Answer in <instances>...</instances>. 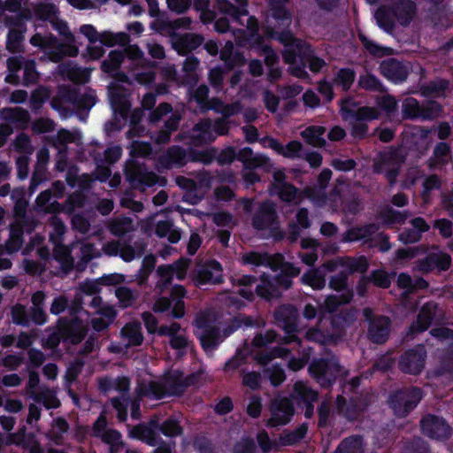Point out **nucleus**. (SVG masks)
Instances as JSON below:
<instances>
[{
	"mask_svg": "<svg viewBox=\"0 0 453 453\" xmlns=\"http://www.w3.org/2000/svg\"><path fill=\"white\" fill-rule=\"evenodd\" d=\"M417 16V5L411 0H399L392 5L382 6L375 13L379 25L387 31H392L395 22L407 27Z\"/></svg>",
	"mask_w": 453,
	"mask_h": 453,
	"instance_id": "obj_1",
	"label": "nucleus"
},
{
	"mask_svg": "<svg viewBox=\"0 0 453 453\" xmlns=\"http://www.w3.org/2000/svg\"><path fill=\"white\" fill-rule=\"evenodd\" d=\"M30 43L40 47L44 55L42 60H50L55 63L60 62L65 56L76 57L79 54V49L74 44L61 43L57 37L53 35H42L35 34L30 39Z\"/></svg>",
	"mask_w": 453,
	"mask_h": 453,
	"instance_id": "obj_2",
	"label": "nucleus"
},
{
	"mask_svg": "<svg viewBox=\"0 0 453 453\" xmlns=\"http://www.w3.org/2000/svg\"><path fill=\"white\" fill-rule=\"evenodd\" d=\"M309 371L323 388L330 387L337 377L345 378L348 375V372L340 365L338 358L334 356L313 360Z\"/></svg>",
	"mask_w": 453,
	"mask_h": 453,
	"instance_id": "obj_3",
	"label": "nucleus"
},
{
	"mask_svg": "<svg viewBox=\"0 0 453 453\" xmlns=\"http://www.w3.org/2000/svg\"><path fill=\"white\" fill-rule=\"evenodd\" d=\"M228 129V124L223 119L215 121L203 119L190 130L189 138L193 145L201 146L213 142L218 135L226 134Z\"/></svg>",
	"mask_w": 453,
	"mask_h": 453,
	"instance_id": "obj_4",
	"label": "nucleus"
},
{
	"mask_svg": "<svg viewBox=\"0 0 453 453\" xmlns=\"http://www.w3.org/2000/svg\"><path fill=\"white\" fill-rule=\"evenodd\" d=\"M187 386L179 375L173 373L168 375L164 383L150 382L139 384L135 389L139 398L143 396H153L162 398L165 395H180Z\"/></svg>",
	"mask_w": 453,
	"mask_h": 453,
	"instance_id": "obj_5",
	"label": "nucleus"
},
{
	"mask_svg": "<svg viewBox=\"0 0 453 453\" xmlns=\"http://www.w3.org/2000/svg\"><path fill=\"white\" fill-rule=\"evenodd\" d=\"M444 318L442 308L434 302H428L419 310L416 320L409 327L407 335L413 338L416 334L427 330L432 323L441 322Z\"/></svg>",
	"mask_w": 453,
	"mask_h": 453,
	"instance_id": "obj_6",
	"label": "nucleus"
},
{
	"mask_svg": "<svg viewBox=\"0 0 453 453\" xmlns=\"http://www.w3.org/2000/svg\"><path fill=\"white\" fill-rule=\"evenodd\" d=\"M405 156L402 150H389L382 153L374 164L375 172L385 174L390 186L396 182V178L403 164Z\"/></svg>",
	"mask_w": 453,
	"mask_h": 453,
	"instance_id": "obj_7",
	"label": "nucleus"
},
{
	"mask_svg": "<svg viewBox=\"0 0 453 453\" xmlns=\"http://www.w3.org/2000/svg\"><path fill=\"white\" fill-rule=\"evenodd\" d=\"M37 220L32 214L23 215L13 219L10 225V237L4 249L8 253L18 251L23 244L24 232L31 233L36 226Z\"/></svg>",
	"mask_w": 453,
	"mask_h": 453,
	"instance_id": "obj_8",
	"label": "nucleus"
},
{
	"mask_svg": "<svg viewBox=\"0 0 453 453\" xmlns=\"http://www.w3.org/2000/svg\"><path fill=\"white\" fill-rule=\"evenodd\" d=\"M270 192L288 203L297 204L303 200L302 193L293 184L287 182V174L281 168L273 171Z\"/></svg>",
	"mask_w": 453,
	"mask_h": 453,
	"instance_id": "obj_9",
	"label": "nucleus"
},
{
	"mask_svg": "<svg viewBox=\"0 0 453 453\" xmlns=\"http://www.w3.org/2000/svg\"><path fill=\"white\" fill-rule=\"evenodd\" d=\"M365 319L369 322L367 337L374 343H384L389 336L391 320L388 317L374 315L373 311L366 307L363 310Z\"/></svg>",
	"mask_w": 453,
	"mask_h": 453,
	"instance_id": "obj_10",
	"label": "nucleus"
},
{
	"mask_svg": "<svg viewBox=\"0 0 453 453\" xmlns=\"http://www.w3.org/2000/svg\"><path fill=\"white\" fill-rule=\"evenodd\" d=\"M273 316L276 323L288 334L287 336L280 338L279 342L288 344L298 342L297 336L294 334L296 331V320L299 317L297 309L292 304H282L276 308Z\"/></svg>",
	"mask_w": 453,
	"mask_h": 453,
	"instance_id": "obj_11",
	"label": "nucleus"
},
{
	"mask_svg": "<svg viewBox=\"0 0 453 453\" xmlns=\"http://www.w3.org/2000/svg\"><path fill=\"white\" fill-rule=\"evenodd\" d=\"M107 425L106 416L104 413H101L93 424L91 435L109 445L110 453H118L125 446L121 434L115 429L107 428Z\"/></svg>",
	"mask_w": 453,
	"mask_h": 453,
	"instance_id": "obj_12",
	"label": "nucleus"
},
{
	"mask_svg": "<svg viewBox=\"0 0 453 453\" xmlns=\"http://www.w3.org/2000/svg\"><path fill=\"white\" fill-rule=\"evenodd\" d=\"M422 394L419 388L400 390L390 397V406L398 417L406 416L421 400Z\"/></svg>",
	"mask_w": 453,
	"mask_h": 453,
	"instance_id": "obj_13",
	"label": "nucleus"
},
{
	"mask_svg": "<svg viewBox=\"0 0 453 453\" xmlns=\"http://www.w3.org/2000/svg\"><path fill=\"white\" fill-rule=\"evenodd\" d=\"M63 103L71 104L77 109H90L96 103V96L92 91H85L83 93L75 88H67L61 92L60 97H54L51 100L53 108L59 110Z\"/></svg>",
	"mask_w": 453,
	"mask_h": 453,
	"instance_id": "obj_14",
	"label": "nucleus"
},
{
	"mask_svg": "<svg viewBox=\"0 0 453 453\" xmlns=\"http://www.w3.org/2000/svg\"><path fill=\"white\" fill-rule=\"evenodd\" d=\"M426 358V349L422 345H418L400 356L398 367L404 373L417 375L423 371Z\"/></svg>",
	"mask_w": 453,
	"mask_h": 453,
	"instance_id": "obj_15",
	"label": "nucleus"
},
{
	"mask_svg": "<svg viewBox=\"0 0 453 453\" xmlns=\"http://www.w3.org/2000/svg\"><path fill=\"white\" fill-rule=\"evenodd\" d=\"M125 175L134 188L138 186L151 187L158 181L157 175L149 171L143 164L134 160H130L126 164Z\"/></svg>",
	"mask_w": 453,
	"mask_h": 453,
	"instance_id": "obj_16",
	"label": "nucleus"
},
{
	"mask_svg": "<svg viewBox=\"0 0 453 453\" xmlns=\"http://www.w3.org/2000/svg\"><path fill=\"white\" fill-rule=\"evenodd\" d=\"M251 224L257 230L276 228L279 224L276 204L272 201H265L255 211Z\"/></svg>",
	"mask_w": 453,
	"mask_h": 453,
	"instance_id": "obj_17",
	"label": "nucleus"
},
{
	"mask_svg": "<svg viewBox=\"0 0 453 453\" xmlns=\"http://www.w3.org/2000/svg\"><path fill=\"white\" fill-rule=\"evenodd\" d=\"M271 418L266 421L268 426H279L288 424L294 415L295 409L290 399L276 397L270 404Z\"/></svg>",
	"mask_w": 453,
	"mask_h": 453,
	"instance_id": "obj_18",
	"label": "nucleus"
},
{
	"mask_svg": "<svg viewBox=\"0 0 453 453\" xmlns=\"http://www.w3.org/2000/svg\"><path fill=\"white\" fill-rule=\"evenodd\" d=\"M192 280L198 287L204 284H219L223 282L222 267L215 260L208 261L197 266L192 273Z\"/></svg>",
	"mask_w": 453,
	"mask_h": 453,
	"instance_id": "obj_19",
	"label": "nucleus"
},
{
	"mask_svg": "<svg viewBox=\"0 0 453 453\" xmlns=\"http://www.w3.org/2000/svg\"><path fill=\"white\" fill-rule=\"evenodd\" d=\"M71 247L78 249L75 264V270L78 272H83L89 262L101 257V250L88 238L76 240L72 242Z\"/></svg>",
	"mask_w": 453,
	"mask_h": 453,
	"instance_id": "obj_20",
	"label": "nucleus"
},
{
	"mask_svg": "<svg viewBox=\"0 0 453 453\" xmlns=\"http://www.w3.org/2000/svg\"><path fill=\"white\" fill-rule=\"evenodd\" d=\"M172 47L180 55H188L196 50L204 42V37L196 33H184L171 35Z\"/></svg>",
	"mask_w": 453,
	"mask_h": 453,
	"instance_id": "obj_21",
	"label": "nucleus"
},
{
	"mask_svg": "<svg viewBox=\"0 0 453 453\" xmlns=\"http://www.w3.org/2000/svg\"><path fill=\"white\" fill-rule=\"evenodd\" d=\"M120 82L129 83L128 78L125 73H119L117 80L109 86V95L111 104L116 111L124 112L129 107L127 100V90L120 84Z\"/></svg>",
	"mask_w": 453,
	"mask_h": 453,
	"instance_id": "obj_22",
	"label": "nucleus"
},
{
	"mask_svg": "<svg viewBox=\"0 0 453 453\" xmlns=\"http://www.w3.org/2000/svg\"><path fill=\"white\" fill-rule=\"evenodd\" d=\"M421 429L423 434L437 440L446 439L450 434V427L444 419L434 415H427L422 418Z\"/></svg>",
	"mask_w": 453,
	"mask_h": 453,
	"instance_id": "obj_23",
	"label": "nucleus"
},
{
	"mask_svg": "<svg viewBox=\"0 0 453 453\" xmlns=\"http://www.w3.org/2000/svg\"><path fill=\"white\" fill-rule=\"evenodd\" d=\"M188 161V157L185 149L180 146H172L166 150L157 159L158 170L171 169L173 167H182Z\"/></svg>",
	"mask_w": 453,
	"mask_h": 453,
	"instance_id": "obj_24",
	"label": "nucleus"
},
{
	"mask_svg": "<svg viewBox=\"0 0 453 453\" xmlns=\"http://www.w3.org/2000/svg\"><path fill=\"white\" fill-rule=\"evenodd\" d=\"M71 143L79 148L77 150V158L80 161H83L85 159V155L81 148L82 139L80 132L61 129L58 132L52 141L53 146L58 150L67 151L68 144Z\"/></svg>",
	"mask_w": 453,
	"mask_h": 453,
	"instance_id": "obj_25",
	"label": "nucleus"
},
{
	"mask_svg": "<svg viewBox=\"0 0 453 453\" xmlns=\"http://www.w3.org/2000/svg\"><path fill=\"white\" fill-rule=\"evenodd\" d=\"M451 257L445 252L430 253L425 258L416 262V268L422 273H426L434 269L446 271L450 267Z\"/></svg>",
	"mask_w": 453,
	"mask_h": 453,
	"instance_id": "obj_26",
	"label": "nucleus"
},
{
	"mask_svg": "<svg viewBox=\"0 0 453 453\" xmlns=\"http://www.w3.org/2000/svg\"><path fill=\"white\" fill-rule=\"evenodd\" d=\"M157 420L151 419L148 424L142 423L137 426H130L128 435L131 438L142 441L150 446H155L157 443Z\"/></svg>",
	"mask_w": 453,
	"mask_h": 453,
	"instance_id": "obj_27",
	"label": "nucleus"
},
{
	"mask_svg": "<svg viewBox=\"0 0 453 453\" xmlns=\"http://www.w3.org/2000/svg\"><path fill=\"white\" fill-rule=\"evenodd\" d=\"M180 325L173 322L170 326H161L158 329V334L169 336V344L171 347L176 350L181 351L188 348V340L184 334H180Z\"/></svg>",
	"mask_w": 453,
	"mask_h": 453,
	"instance_id": "obj_28",
	"label": "nucleus"
},
{
	"mask_svg": "<svg viewBox=\"0 0 453 453\" xmlns=\"http://www.w3.org/2000/svg\"><path fill=\"white\" fill-rule=\"evenodd\" d=\"M235 4L228 0H216L218 10L225 14L230 16L234 20L241 22V17L248 15V0H234Z\"/></svg>",
	"mask_w": 453,
	"mask_h": 453,
	"instance_id": "obj_29",
	"label": "nucleus"
},
{
	"mask_svg": "<svg viewBox=\"0 0 453 453\" xmlns=\"http://www.w3.org/2000/svg\"><path fill=\"white\" fill-rule=\"evenodd\" d=\"M380 73L394 82L403 81L408 75L405 65L394 58L384 60L380 65Z\"/></svg>",
	"mask_w": 453,
	"mask_h": 453,
	"instance_id": "obj_30",
	"label": "nucleus"
},
{
	"mask_svg": "<svg viewBox=\"0 0 453 453\" xmlns=\"http://www.w3.org/2000/svg\"><path fill=\"white\" fill-rule=\"evenodd\" d=\"M379 111L373 107H361L358 108L356 112V118L357 122H356L351 129L352 136L356 138H363L367 131L368 127L366 124L363 123V120H371L375 119L379 117Z\"/></svg>",
	"mask_w": 453,
	"mask_h": 453,
	"instance_id": "obj_31",
	"label": "nucleus"
},
{
	"mask_svg": "<svg viewBox=\"0 0 453 453\" xmlns=\"http://www.w3.org/2000/svg\"><path fill=\"white\" fill-rule=\"evenodd\" d=\"M357 317V310L355 308L342 310L332 317V328L334 334H339V339L343 335L345 329L356 321Z\"/></svg>",
	"mask_w": 453,
	"mask_h": 453,
	"instance_id": "obj_32",
	"label": "nucleus"
},
{
	"mask_svg": "<svg viewBox=\"0 0 453 453\" xmlns=\"http://www.w3.org/2000/svg\"><path fill=\"white\" fill-rule=\"evenodd\" d=\"M105 226L116 237H122L135 230L134 220L123 215L108 219L105 222Z\"/></svg>",
	"mask_w": 453,
	"mask_h": 453,
	"instance_id": "obj_33",
	"label": "nucleus"
},
{
	"mask_svg": "<svg viewBox=\"0 0 453 453\" xmlns=\"http://www.w3.org/2000/svg\"><path fill=\"white\" fill-rule=\"evenodd\" d=\"M379 226L376 224H367L365 226H354L346 231L342 235L343 242H368L371 237L377 233Z\"/></svg>",
	"mask_w": 453,
	"mask_h": 453,
	"instance_id": "obj_34",
	"label": "nucleus"
},
{
	"mask_svg": "<svg viewBox=\"0 0 453 453\" xmlns=\"http://www.w3.org/2000/svg\"><path fill=\"white\" fill-rule=\"evenodd\" d=\"M58 73L65 78L75 83H86L89 80V70L81 68L72 63L60 65Z\"/></svg>",
	"mask_w": 453,
	"mask_h": 453,
	"instance_id": "obj_35",
	"label": "nucleus"
},
{
	"mask_svg": "<svg viewBox=\"0 0 453 453\" xmlns=\"http://www.w3.org/2000/svg\"><path fill=\"white\" fill-rule=\"evenodd\" d=\"M71 248L62 243L55 245L53 257L60 264V269L64 274H67L75 269L74 258L71 255Z\"/></svg>",
	"mask_w": 453,
	"mask_h": 453,
	"instance_id": "obj_36",
	"label": "nucleus"
},
{
	"mask_svg": "<svg viewBox=\"0 0 453 453\" xmlns=\"http://www.w3.org/2000/svg\"><path fill=\"white\" fill-rule=\"evenodd\" d=\"M87 326L83 322L75 318L70 320L62 329L63 336L70 340L73 343H79L87 334Z\"/></svg>",
	"mask_w": 453,
	"mask_h": 453,
	"instance_id": "obj_37",
	"label": "nucleus"
},
{
	"mask_svg": "<svg viewBox=\"0 0 453 453\" xmlns=\"http://www.w3.org/2000/svg\"><path fill=\"white\" fill-rule=\"evenodd\" d=\"M260 280L261 283L257 285L256 288V292L259 296L266 300H271L280 296L281 291L278 288L275 277H270L268 275L263 274L260 277Z\"/></svg>",
	"mask_w": 453,
	"mask_h": 453,
	"instance_id": "obj_38",
	"label": "nucleus"
},
{
	"mask_svg": "<svg viewBox=\"0 0 453 453\" xmlns=\"http://www.w3.org/2000/svg\"><path fill=\"white\" fill-rule=\"evenodd\" d=\"M326 127L322 126H309L301 131L300 135L309 145L315 148L326 146V141L324 138Z\"/></svg>",
	"mask_w": 453,
	"mask_h": 453,
	"instance_id": "obj_39",
	"label": "nucleus"
},
{
	"mask_svg": "<svg viewBox=\"0 0 453 453\" xmlns=\"http://www.w3.org/2000/svg\"><path fill=\"white\" fill-rule=\"evenodd\" d=\"M321 322L322 319H319L315 326L309 328L305 333V337L309 341H313L320 344H327L339 340V334H334L333 329L332 331H323L320 328Z\"/></svg>",
	"mask_w": 453,
	"mask_h": 453,
	"instance_id": "obj_40",
	"label": "nucleus"
},
{
	"mask_svg": "<svg viewBox=\"0 0 453 453\" xmlns=\"http://www.w3.org/2000/svg\"><path fill=\"white\" fill-rule=\"evenodd\" d=\"M319 394L310 386L303 381H297L294 384L291 397L296 403H313L317 401Z\"/></svg>",
	"mask_w": 453,
	"mask_h": 453,
	"instance_id": "obj_41",
	"label": "nucleus"
},
{
	"mask_svg": "<svg viewBox=\"0 0 453 453\" xmlns=\"http://www.w3.org/2000/svg\"><path fill=\"white\" fill-rule=\"evenodd\" d=\"M451 159L450 147L446 142H439L436 144L433 157H431L426 164L430 169H434L445 165Z\"/></svg>",
	"mask_w": 453,
	"mask_h": 453,
	"instance_id": "obj_42",
	"label": "nucleus"
},
{
	"mask_svg": "<svg viewBox=\"0 0 453 453\" xmlns=\"http://www.w3.org/2000/svg\"><path fill=\"white\" fill-rule=\"evenodd\" d=\"M120 334L127 348L141 345L143 341L141 326L138 323L127 324L121 329Z\"/></svg>",
	"mask_w": 453,
	"mask_h": 453,
	"instance_id": "obj_43",
	"label": "nucleus"
},
{
	"mask_svg": "<svg viewBox=\"0 0 453 453\" xmlns=\"http://www.w3.org/2000/svg\"><path fill=\"white\" fill-rule=\"evenodd\" d=\"M333 453H365L362 436L351 435L343 439Z\"/></svg>",
	"mask_w": 453,
	"mask_h": 453,
	"instance_id": "obj_44",
	"label": "nucleus"
},
{
	"mask_svg": "<svg viewBox=\"0 0 453 453\" xmlns=\"http://www.w3.org/2000/svg\"><path fill=\"white\" fill-rule=\"evenodd\" d=\"M449 90V81L446 80L432 81L420 87V93L424 96L441 97L446 96Z\"/></svg>",
	"mask_w": 453,
	"mask_h": 453,
	"instance_id": "obj_45",
	"label": "nucleus"
},
{
	"mask_svg": "<svg viewBox=\"0 0 453 453\" xmlns=\"http://www.w3.org/2000/svg\"><path fill=\"white\" fill-rule=\"evenodd\" d=\"M219 330L215 326L205 328L200 335L201 344L205 351L211 352L219 343Z\"/></svg>",
	"mask_w": 453,
	"mask_h": 453,
	"instance_id": "obj_46",
	"label": "nucleus"
},
{
	"mask_svg": "<svg viewBox=\"0 0 453 453\" xmlns=\"http://www.w3.org/2000/svg\"><path fill=\"white\" fill-rule=\"evenodd\" d=\"M115 296L119 307L125 309L133 306L136 303L139 292L132 290L127 287H119L115 289Z\"/></svg>",
	"mask_w": 453,
	"mask_h": 453,
	"instance_id": "obj_47",
	"label": "nucleus"
},
{
	"mask_svg": "<svg viewBox=\"0 0 453 453\" xmlns=\"http://www.w3.org/2000/svg\"><path fill=\"white\" fill-rule=\"evenodd\" d=\"M242 261L256 266H269L273 270L274 259L273 255L252 251L243 254Z\"/></svg>",
	"mask_w": 453,
	"mask_h": 453,
	"instance_id": "obj_48",
	"label": "nucleus"
},
{
	"mask_svg": "<svg viewBox=\"0 0 453 453\" xmlns=\"http://www.w3.org/2000/svg\"><path fill=\"white\" fill-rule=\"evenodd\" d=\"M156 234L160 237H167L168 241L175 243L180 239V231L173 228V223L169 220L158 221L155 228Z\"/></svg>",
	"mask_w": 453,
	"mask_h": 453,
	"instance_id": "obj_49",
	"label": "nucleus"
},
{
	"mask_svg": "<svg viewBox=\"0 0 453 453\" xmlns=\"http://www.w3.org/2000/svg\"><path fill=\"white\" fill-rule=\"evenodd\" d=\"M156 274L157 276V281L155 289L158 294H162L172 284L173 273L168 265H164L157 268Z\"/></svg>",
	"mask_w": 453,
	"mask_h": 453,
	"instance_id": "obj_50",
	"label": "nucleus"
},
{
	"mask_svg": "<svg viewBox=\"0 0 453 453\" xmlns=\"http://www.w3.org/2000/svg\"><path fill=\"white\" fill-rule=\"evenodd\" d=\"M352 297L353 293L350 290H348L340 296H328L324 302V308L327 312L332 313L335 311L339 306L349 303Z\"/></svg>",
	"mask_w": 453,
	"mask_h": 453,
	"instance_id": "obj_51",
	"label": "nucleus"
},
{
	"mask_svg": "<svg viewBox=\"0 0 453 453\" xmlns=\"http://www.w3.org/2000/svg\"><path fill=\"white\" fill-rule=\"evenodd\" d=\"M69 430V424L62 418H56L51 424V428L49 431V437L57 444H60L63 439L64 434H66Z\"/></svg>",
	"mask_w": 453,
	"mask_h": 453,
	"instance_id": "obj_52",
	"label": "nucleus"
},
{
	"mask_svg": "<svg viewBox=\"0 0 453 453\" xmlns=\"http://www.w3.org/2000/svg\"><path fill=\"white\" fill-rule=\"evenodd\" d=\"M273 270L276 271L280 269L282 273L288 277H296L300 274L301 270L299 267L296 266L294 264L286 262L281 254L276 253L273 254Z\"/></svg>",
	"mask_w": 453,
	"mask_h": 453,
	"instance_id": "obj_53",
	"label": "nucleus"
},
{
	"mask_svg": "<svg viewBox=\"0 0 453 453\" xmlns=\"http://www.w3.org/2000/svg\"><path fill=\"white\" fill-rule=\"evenodd\" d=\"M340 263L349 273H364L368 268V262L365 257H345L341 259Z\"/></svg>",
	"mask_w": 453,
	"mask_h": 453,
	"instance_id": "obj_54",
	"label": "nucleus"
},
{
	"mask_svg": "<svg viewBox=\"0 0 453 453\" xmlns=\"http://www.w3.org/2000/svg\"><path fill=\"white\" fill-rule=\"evenodd\" d=\"M301 281L317 290L323 289L326 286L325 276L318 269H311L304 273L301 277Z\"/></svg>",
	"mask_w": 453,
	"mask_h": 453,
	"instance_id": "obj_55",
	"label": "nucleus"
},
{
	"mask_svg": "<svg viewBox=\"0 0 453 453\" xmlns=\"http://www.w3.org/2000/svg\"><path fill=\"white\" fill-rule=\"evenodd\" d=\"M34 399L39 403H42L47 409H56L59 407L60 401L58 399L54 390L44 388L35 394Z\"/></svg>",
	"mask_w": 453,
	"mask_h": 453,
	"instance_id": "obj_56",
	"label": "nucleus"
},
{
	"mask_svg": "<svg viewBox=\"0 0 453 453\" xmlns=\"http://www.w3.org/2000/svg\"><path fill=\"white\" fill-rule=\"evenodd\" d=\"M3 114L5 119L19 126H25L30 119L28 111L20 107L4 109Z\"/></svg>",
	"mask_w": 453,
	"mask_h": 453,
	"instance_id": "obj_57",
	"label": "nucleus"
},
{
	"mask_svg": "<svg viewBox=\"0 0 453 453\" xmlns=\"http://www.w3.org/2000/svg\"><path fill=\"white\" fill-rule=\"evenodd\" d=\"M99 41L109 47H112L115 45H127L130 42V37L127 33H111V32H104L100 35Z\"/></svg>",
	"mask_w": 453,
	"mask_h": 453,
	"instance_id": "obj_58",
	"label": "nucleus"
},
{
	"mask_svg": "<svg viewBox=\"0 0 453 453\" xmlns=\"http://www.w3.org/2000/svg\"><path fill=\"white\" fill-rule=\"evenodd\" d=\"M355 72L349 68L340 69L334 80L333 84L334 86L342 88L343 91H346L350 88L351 85L355 81Z\"/></svg>",
	"mask_w": 453,
	"mask_h": 453,
	"instance_id": "obj_59",
	"label": "nucleus"
},
{
	"mask_svg": "<svg viewBox=\"0 0 453 453\" xmlns=\"http://www.w3.org/2000/svg\"><path fill=\"white\" fill-rule=\"evenodd\" d=\"M48 224L52 228L50 233V239L55 245L62 243L63 236L66 232V226L62 219L57 216H52L49 219Z\"/></svg>",
	"mask_w": 453,
	"mask_h": 453,
	"instance_id": "obj_60",
	"label": "nucleus"
},
{
	"mask_svg": "<svg viewBox=\"0 0 453 453\" xmlns=\"http://www.w3.org/2000/svg\"><path fill=\"white\" fill-rule=\"evenodd\" d=\"M403 117L407 119H420L422 104L413 97H408L403 102Z\"/></svg>",
	"mask_w": 453,
	"mask_h": 453,
	"instance_id": "obj_61",
	"label": "nucleus"
},
{
	"mask_svg": "<svg viewBox=\"0 0 453 453\" xmlns=\"http://www.w3.org/2000/svg\"><path fill=\"white\" fill-rule=\"evenodd\" d=\"M410 216L407 211H397L389 206H386L380 212V218L386 224H402Z\"/></svg>",
	"mask_w": 453,
	"mask_h": 453,
	"instance_id": "obj_62",
	"label": "nucleus"
},
{
	"mask_svg": "<svg viewBox=\"0 0 453 453\" xmlns=\"http://www.w3.org/2000/svg\"><path fill=\"white\" fill-rule=\"evenodd\" d=\"M358 86L365 90L373 92H384L385 88L380 80L371 73H365L359 77Z\"/></svg>",
	"mask_w": 453,
	"mask_h": 453,
	"instance_id": "obj_63",
	"label": "nucleus"
},
{
	"mask_svg": "<svg viewBox=\"0 0 453 453\" xmlns=\"http://www.w3.org/2000/svg\"><path fill=\"white\" fill-rule=\"evenodd\" d=\"M442 113L441 105L435 101H426L422 104L420 119L433 120L439 118Z\"/></svg>",
	"mask_w": 453,
	"mask_h": 453,
	"instance_id": "obj_64",
	"label": "nucleus"
}]
</instances>
